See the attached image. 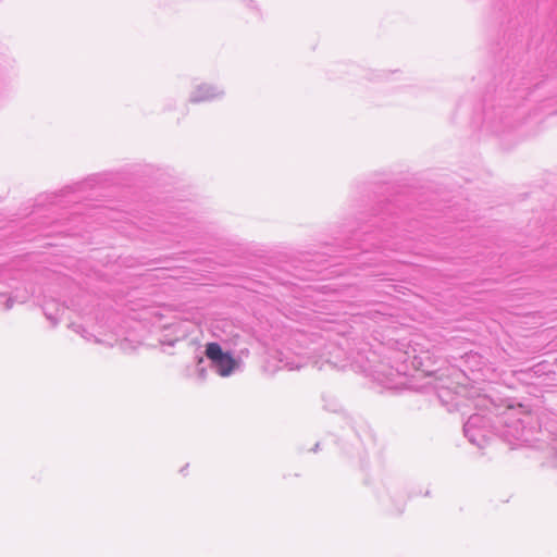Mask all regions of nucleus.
Instances as JSON below:
<instances>
[{
	"mask_svg": "<svg viewBox=\"0 0 557 557\" xmlns=\"http://www.w3.org/2000/svg\"><path fill=\"white\" fill-rule=\"evenodd\" d=\"M412 366L413 367H422V366H424L423 357L422 356H414L413 360H412Z\"/></svg>",
	"mask_w": 557,
	"mask_h": 557,
	"instance_id": "9",
	"label": "nucleus"
},
{
	"mask_svg": "<svg viewBox=\"0 0 557 557\" xmlns=\"http://www.w3.org/2000/svg\"><path fill=\"white\" fill-rule=\"evenodd\" d=\"M463 432L470 443L483 447L491 434L488 419L480 413L470 416L463 425Z\"/></svg>",
	"mask_w": 557,
	"mask_h": 557,
	"instance_id": "2",
	"label": "nucleus"
},
{
	"mask_svg": "<svg viewBox=\"0 0 557 557\" xmlns=\"http://www.w3.org/2000/svg\"><path fill=\"white\" fill-rule=\"evenodd\" d=\"M470 356L467 355L466 362L469 363Z\"/></svg>",
	"mask_w": 557,
	"mask_h": 557,
	"instance_id": "12",
	"label": "nucleus"
},
{
	"mask_svg": "<svg viewBox=\"0 0 557 557\" xmlns=\"http://www.w3.org/2000/svg\"><path fill=\"white\" fill-rule=\"evenodd\" d=\"M277 361H278V364H277V368L278 369H286V370H298L305 366L308 364V359L304 358V357H300V356H295V355H290V354H285V352H277Z\"/></svg>",
	"mask_w": 557,
	"mask_h": 557,
	"instance_id": "6",
	"label": "nucleus"
},
{
	"mask_svg": "<svg viewBox=\"0 0 557 557\" xmlns=\"http://www.w3.org/2000/svg\"><path fill=\"white\" fill-rule=\"evenodd\" d=\"M224 95V91L212 85L201 84L197 86L189 96V101L194 103L210 101L220 98Z\"/></svg>",
	"mask_w": 557,
	"mask_h": 557,
	"instance_id": "5",
	"label": "nucleus"
},
{
	"mask_svg": "<svg viewBox=\"0 0 557 557\" xmlns=\"http://www.w3.org/2000/svg\"><path fill=\"white\" fill-rule=\"evenodd\" d=\"M408 366H407V352H404V362L400 363L397 368L394 367H385L381 364L380 369L375 371L376 379L384 385L388 387H396L404 382L401 381L403 376L407 374Z\"/></svg>",
	"mask_w": 557,
	"mask_h": 557,
	"instance_id": "4",
	"label": "nucleus"
},
{
	"mask_svg": "<svg viewBox=\"0 0 557 557\" xmlns=\"http://www.w3.org/2000/svg\"><path fill=\"white\" fill-rule=\"evenodd\" d=\"M202 362H203V358H202V357H199V359H198V366H200ZM198 372H199V377H200L201 380H203V379H205V376H206V370H205V368H200V367H198Z\"/></svg>",
	"mask_w": 557,
	"mask_h": 557,
	"instance_id": "10",
	"label": "nucleus"
},
{
	"mask_svg": "<svg viewBox=\"0 0 557 557\" xmlns=\"http://www.w3.org/2000/svg\"><path fill=\"white\" fill-rule=\"evenodd\" d=\"M71 327L73 329L74 332H76L87 341H91V337H94L91 334L87 333L86 330L79 324H71Z\"/></svg>",
	"mask_w": 557,
	"mask_h": 557,
	"instance_id": "8",
	"label": "nucleus"
},
{
	"mask_svg": "<svg viewBox=\"0 0 557 557\" xmlns=\"http://www.w3.org/2000/svg\"><path fill=\"white\" fill-rule=\"evenodd\" d=\"M531 422L532 417L530 414H525L523 418H518L510 412L504 419L500 434L510 443L518 442L529 444L534 440V428L531 426Z\"/></svg>",
	"mask_w": 557,
	"mask_h": 557,
	"instance_id": "1",
	"label": "nucleus"
},
{
	"mask_svg": "<svg viewBox=\"0 0 557 557\" xmlns=\"http://www.w3.org/2000/svg\"><path fill=\"white\" fill-rule=\"evenodd\" d=\"M45 314H46L47 319H49L52 322V325L58 324V322H59L58 318L52 317V315L48 314L47 312H45Z\"/></svg>",
	"mask_w": 557,
	"mask_h": 557,
	"instance_id": "11",
	"label": "nucleus"
},
{
	"mask_svg": "<svg viewBox=\"0 0 557 557\" xmlns=\"http://www.w3.org/2000/svg\"><path fill=\"white\" fill-rule=\"evenodd\" d=\"M14 304V298L9 295L8 290L0 283V308L3 310H10Z\"/></svg>",
	"mask_w": 557,
	"mask_h": 557,
	"instance_id": "7",
	"label": "nucleus"
},
{
	"mask_svg": "<svg viewBox=\"0 0 557 557\" xmlns=\"http://www.w3.org/2000/svg\"><path fill=\"white\" fill-rule=\"evenodd\" d=\"M206 356L221 376H228L234 371L236 361L230 352H224L218 343L207 344Z\"/></svg>",
	"mask_w": 557,
	"mask_h": 557,
	"instance_id": "3",
	"label": "nucleus"
}]
</instances>
